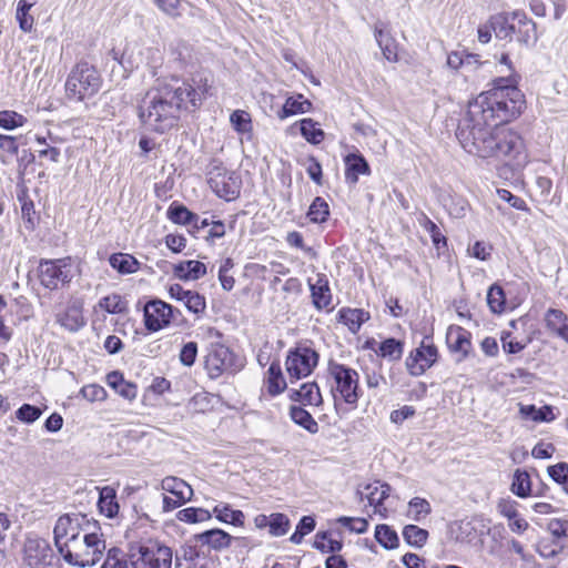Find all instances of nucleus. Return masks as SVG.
<instances>
[{"instance_id":"obj_1","label":"nucleus","mask_w":568,"mask_h":568,"mask_svg":"<svg viewBox=\"0 0 568 568\" xmlns=\"http://www.w3.org/2000/svg\"><path fill=\"white\" fill-rule=\"evenodd\" d=\"M524 94L513 78H497L493 88L468 103L459 121L456 138L469 154L481 159L496 158L513 169L527 163V152L521 135L500 123L520 114Z\"/></svg>"},{"instance_id":"obj_2","label":"nucleus","mask_w":568,"mask_h":568,"mask_svg":"<svg viewBox=\"0 0 568 568\" xmlns=\"http://www.w3.org/2000/svg\"><path fill=\"white\" fill-rule=\"evenodd\" d=\"M201 95L189 83L172 80L150 89L138 108L145 131L163 134L178 126L181 110L201 105Z\"/></svg>"},{"instance_id":"obj_3","label":"nucleus","mask_w":568,"mask_h":568,"mask_svg":"<svg viewBox=\"0 0 568 568\" xmlns=\"http://www.w3.org/2000/svg\"><path fill=\"white\" fill-rule=\"evenodd\" d=\"M101 527L91 528L82 537L63 544L60 549L63 559L73 566L89 567L95 565L105 550V540L100 532Z\"/></svg>"},{"instance_id":"obj_4","label":"nucleus","mask_w":568,"mask_h":568,"mask_svg":"<svg viewBox=\"0 0 568 568\" xmlns=\"http://www.w3.org/2000/svg\"><path fill=\"white\" fill-rule=\"evenodd\" d=\"M128 557L135 568H171L173 550L159 539H145L131 545Z\"/></svg>"},{"instance_id":"obj_5","label":"nucleus","mask_w":568,"mask_h":568,"mask_svg":"<svg viewBox=\"0 0 568 568\" xmlns=\"http://www.w3.org/2000/svg\"><path fill=\"white\" fill-rule=\"evenodd\" d=\"M101 85V78L93 65L88 62H79L71 70L67 82L65 93L68 99L83 101L94 95Z\"/></svg>"},{"instance_id":"obj_6","label":"nucleus","mask_w":568,"mask_h":568,"mask_svg":"<svg viewBox=\"0 0 568 568\" xmlns=\"http://www.w3.org/2000/svg\"><path fill=\"white\" fill-rule=\"evenodd\" d=\"M91 528H99L97 520H91L84 514H65L55 523L53 535L54 545L60 551L63 544L71 542L80 538V534H85Z\"/></svg>"},{"instance_id":"obj_7","label":"nucleus","mask_w":568,"mask_h":568,"mask_svg":"<svg viewBox=\"0 0 568 568\" xmlns=\"http://www.w3.org/2000/svg\"><path fill=\"white\" fill-rule=\"evenodd\" d=\"M329 375L334 378L336 390L341 394L345 403L354 405L358 402V373L344 365L335 362L328 364Z\"/></svg>"},{"instance_id":"obj_8","label":"nucleus","mask_w":568,"mask_h":568,"mask_svg":"<svg viewBox=\"0 0 568 568\" xmlns=\"http://www.w3.org/2000/svg\"><path fill=\"white\" fill-rule=\"evenodd\" d=\"M318 363V354L308 346L290 349L285 361L286 372L291 378L301 379L308 376Z\"/></svg>"},{"instance_id":"obj_9","label":"nucleus","mask_w":568,"mask_h":568,"mask_svg":"<svg viewBox=\"0 0 568 568\" xmlns=\"http://www.w3.org/2000/svg\"><path fill=\"white\" fill-rule=\"evenodd\" d=\"M40 283L49 290H58L72 278L69 258L42 260L39 265Z\"/></svg>"},{"instance_id":"obj_10","label":"nucleus","mask_w":568,"mask_h":568,"mask_svg":"<svg viewBox=\"0 0 568 568\" xmlns=\"http://www.w3.org/2000/svg\"><path fill=\"white\" fill-rule=\"evenodd\" d=\"M437 357L438 351L432 337L425 336L420 345L406 358L407 371L413 376H420L437 362Z\"/></svg>"},{"instance_id":"obj_11","label":"nucleus","mask_w":568,"mask_h":568,"mask_svg":"<svg viewBox=\"0 0 568 568\" xmlns=\"http://www.w3.org/2000/svg\"><path fill=\"white\" fill-rule=\"evenodd\" d=\"M174 312L172 305L161 301L151 300L143 308L144 326L149 332H158L169 326L174 318ZM179 313V311L176 310Z\"/></svg>"},{"instance_id":"obj_12","label":"nucleus","mask_w":568,"mask_h":568,"mask_svg":"<svg viewBox=\"0 0 568 568\" xmlns=\"http://www.w3.org/2000/svg\"><path fill=\"white\" fill-rule=\"evenodd\" d=\"M234 353L223 344H211L205 358V369L212 379L219 378L225 372H234Z\"/></svg>"},{"instance_id":"obj_13","label":"nucleus","mask_w":568,"mask_h":568,"mask_svg":"<svg viewBox=\"0 0 568 568\" xmlns=\"http://www.w3.org/2000/svg\"><path fill=\"white\" fill-rule=\"evenodd\" d=\"M52 549L49 542L40 537H28L24 544V562L30 568H44L50 565Z\"/></svg>"},{"instance_id":"obj_14","label":"nucleus","mask_w":568,"mask_h":568,"mask_svg":"<svg viewBox=\"0 0 568 568\" xmlns=\"http://www.w3.org/2000/svg\"><path fill=\"white\" fill-rule=\"evenodd\" d=\"M511 20L515 21L513 36L520 44L530 45L537 41L536 23L526 13L514 11L511 12Z\"/></svg>"},{"instance_id":"obj_15","label":"nucleus","mask_w":568,"mask_h":568,"mask_svg":"<svg viewBox=\"0 0 568 568\" xmlns=\"http://www.w3.org/2000/svg\"><path fill=\"white\" fill-rule=\"evenodd\" d=\"M390 494V486L386 483L374 481L372 484H367L364 486V489H357V495L361 500L366 498L368 500V505L374 507V513L382 514V509L386 510L383 507L384 500Z\"/></svg>"},{"instance_id":"obj_16","label":"nucleus","mask_w":568,"mask_h":568,"mask_svg":"<svg viewBox=\"0 0 568 568\" xmlns=\"http://www.w3.org/2000/svg\"><path fill=\"white\" fill-rule=\"evenodd\" d=\"M345 163V181L351 185L358 182V176L369 175L371 168L366 159L359 153H349L344 158Z\"/></svg>"},{"instance_id":"obj_17","label":"nucleus","mask_w":568,"mask_h":568,"mask_svg":"<svg viewBox=\"0 0 568 568\" xmlns=\"http://www.w3.org/2000/svg\"><path fill=\"white\" fill-rule=\"evenodd\" d=\"M446 339L449 349L459 354L457 362H462L468 356L471 349L470 333L468 331L459 326L449 328Z\"/></svg>"},{"instance_id":"obj_18","label":"nucleus","mask_w":568,"mask_h":568,"mask_svg":"<svg viewBox=\"0 0 568 568\" xmlns=\"http://www.w3.org/2000/svg\"><path fill=\"white\" fill-rule=\"evenodd\" d=\"M312 303L318 311L329 307L332 303V293L328 280L325 274H317L315 283L308 280Z\"/></svg>"},{"instance_id":"obj_19","label":"nucleus","mask_w":568,"mask_h":568,"mask_svg":"<svg viewBox=\"0 0 568 568\" xmlns=\"http://www.w3.org/2000/svg\"><path fill=\"white\" fill-rule=\"evenodd\" d=\"M57 322L69 332H78L85 325L82 305L74 302L57 315Z\"/></svg>"},{"instance_id":"obj_20","label":"nucleus","mask_w":568,"mask_h":568,"mask_svg":"<svg viewBox=\"0 0 568 568\" xmlns=\"http://www.w3.org/2000/svg\"><path fill=\"white\" fill-rule=\"evenodd\" d=\"M546 327L568 343V316L558 308L545 313Z\"/></svg>"},{"instance_id":"obj_21","label":"nucleus","mask_w":568,"mask_h":568,"mask_svg":"<svg viewBox=\"0 0 568 568\" xmlns=\"http://www.w3.org/2000/svg\"><path fill=\"white\" fill-rule=\"evenodd\" d=\"M194 539L202 545H207L214 550L227 548L232 541V536L222 529H209L194 536Z\"/></svg>"},{"instance_id":"obj_22","label":"nucleus","mask_w":568,"mask_h":568,"mask_svg":"<svg viewBox=\"0 0 568 568\" xmlns=\"http://www.w3.org/2000/svg\"><path fill=\"white\" fill-rule=\"evenodd\" d=\"M206 274V266L200 261H183L173 266V275L182 281L199 280Z\"/></svg>"},{"instance_id":"obj_23","label":"nucleus","mask_w":568,"mask_h":568,"mask_svg":"<svg viewBox=\"0 0 568 568\" xmlns=\"http://www.w3.org/2000/svg\"><path fill=\"white\" fill-rule=\"evenodd\" d=\"M161 488L182 501H190L193 497L192 487L181 478L168 476L162 479Z\"/></svg>"},{"instance_id":"obj_24","label":"nucleus","mask_w":568,"mask_h":568,"mask_svg":"<svg viewBox=\"0 0 568 568\" xmlns=\"http://www.w3.org/2000/svg\"><path fill=\"white\" fill-rule=\"evenodd\" d=\"M490 27L500 40H511L515 32V21L511 20V13H498L490 17Z\"/></svg>"},{"instance_id":"obj_25","label":"nucleus","mask_w":568,"mask_h":568,"mask_svg":"<svg viewBox=\"0 0 568 568\" xmlns=\"http://www.w3.org/2000/svg\"><path fill=\"white\" fill-rule=\"evenodd\" d=\"M338 320L345 324L351 332L356 333L361 326L369 320V313L361 308H342L338 312Z\"/></svg>"},{"instance_id":"obj_26","label":"nucleus","mask_w":568,"mask_h":568,"mask_svg":"<svg viewBox=\"0 0 568 568\" xmlns=\"http://www.w3.org/2000/svg\"><path fill=\"white\" fill-rule=\"evenodd\" d=\"M311 109L312 102L304 99L302 94H297L296 97H290L286 99L282 110L278 112V118L283 120L291 115L306 113L311 111Z\"/></svg>"},{"instance_id":"obj_27","label":"nucleus","mask_w":568,"mask_h":568,"mask_svg":"<svg viewBox=\"0 0 568 568\" xmlns=\"http://www.w3.org/2000/svg\"><path fill=\"white\" fill-rule=\"evenodd\" d=\"M168 219L180 225H190L200 220L199 215L191 212L185 205L172 202L166 211Z\"/></svg>"},{"instance_id":"obj_28","label":"nucleus","mask_w":568,"mask_h":568,"mask_svg":"<svg viewBox=\"0 0 568 568\" xmlns=\"http://www.w3.org/2000/svg\"><path fill=\"white\" fill-rule=\"evenodd\" d=\"M212 191L221 199L233 201L240 195V183L235 173H231L220 184H213Z\"/></svg>"},{"instance_id":"obj_29","label":"nucleus","mask_w":568,"mask_h":568,"mask_svg":"<svg viewBox=\"0 0 568 568\" xmlns=\"http://www.w3.org/2000/svg\"><path fill=\"white\" fill-rule=\"evenodd\" d=\"M109 263L120 274H132L140 268V262L126 253H113L109 257Z\"/></svg>"},{"instance_id":"obj_30","label":"nucleus","mask_w":568,"mask_h":568,"mask_svg":"<svg viewBox=\"0 0 568 568\" xmlns=\"http://www.w3.org/2000/svg\"><path fill=\"white\" fill-rule=\"evenodd\" d=\"M267 392L275 396L286 388V382L283 377L282 368L278 361H274L267 371Z\"/></svg>"},{"instance_id":"obj_31","label":"nucleus","mask_w":568,"mask_h":568,"mask_svg":"<svg viewBox=\"0 0 568 568\" xmlns=\"http://www.w3.org/2000/svg\"><path fill=\"white\" fill-rule=\"evenodd\" d=\"M290 417L295 424L303 427L311 434H316L318 432L317 422L303 407L295 406V405L291 406L290 407Z\"/></svg>"},{"instance_id":"obj_32","label":"nucleus","mask_w":568,"mask_h":568,"mask_svg":"<svg viewBox=\"0 0 568 568\" xmlns=\"http://www.w3.org/2000/svg\"><path fill=\"white\" fill-rule=\"evenodd\" d=\"M213 514L216 519L222 523L231 524L233 526H243L244 525V514L242 510H235L230 507L227 504H220L213 508Z\"/></svg>"},{"instance_id":"obj_33","label":"nucleus","mask_w":568,"mask_h":568,"mask_svg":"<svg viewBox=\"0 0 568 568\" xmlns=\"http://www.w3.org/2000/svg\"><path fill=\"white\" fill-rule=\"evenodd\" d=\"M98 506L100 511L109 518H112L118 514L119 505L113 488L104 487L101 489Z\"/></svg>"},{"instance_id":"obj_34","label":"nucleus","mask_w":568,"mask_h":568,"mask_svg":"<svg viewBox=\"0 0 568 568\" xmlns=\"http://www.w3.org/2000/svg\"><path fill=\"white\" fill-rule=\"evenodd\" d=\"M444 206L454 219H463L469 210L468 201L457 194H449L444 199Z\"/></svg>"},{"instance_id":"obj_35","label":"nucleus","mask_w":568,"mask_h":568,"mask_svg":"<svg viewBox=\"0 0 568 568\" xmlns=\"http://www.w3.org/2000/svg\"><path fill=\"white\" fill-rule=\"evenodd\" d=\"M375 37L384 58L389 62H396L398 60V55L395 40L383 30H376Z\"/></svg>"},{"instance_id":"obj_36","label":"nucleus","mask_w":568,"mask_h":568,"mask_svg":"<svg viewBox=\"0 0 568 568\" xmlns=\"http://www.w3.org/2000/svg\"><path fill=\"white\" fill-rule=\"evenodd\" d=\"M403 538L409 546L422 548L428 539V531L416 525H406L403 529Z\"/></svg>"},{"instance_id":"obj_37","label":"nucleus","mask_w":568,"mask_h":568,"mask_svg":"<svg viewBox=\"0 0 568 568\" xmlns=\"http://www.w3.org/2000/svg\"><path fill=\"white\" fill-rule=\"evenodd\" d=\"M375 538L385 549H395L399 544L397 532L388 525H377L375 528Z\"/></svg>"},{"instance_id":"obj_38","label":"nucleus","mask_w":568,"mask_h":568,"mask_svg":"<svg viewBox=\"0 0 568 568\" xmlns=\"http://www.w3.org/2000/svg\"><path fill=\"white\" fill-rule=\"evenodd\" d=\"M510 490L520 498H525L530 495L531 481L530 476L526 470L517 469L515 471Z\"/></svg>"},{"instance_id":"obj_39","label":"nucleus","mask_w":568,"mask_h":568,"mask_svg":"<svg viewBox=\"0 0 568 568\" xmlns=\"http://www.w3.org/2000/svg\"><path fill=\"white\" fill-rule=\"evenodd\" d=\"M300 126L301 134L307 142L312 144H320L324 140V131L316 128V122L313 119H302L300 121Z\"/></svg>"},{"instance_id":"obj_40","label":"nucleus","mask_w":568,"mask_h":568,"mask_svg":"<svg viewBox=\"0 0 568 568\" xmlns=\"http://www.w3.org/2000/svg\"><path fill=\"white\" fill-rule=\"evenodd\" d=\"M376 353L390 361H397L403 355V343L394 337L386 338L379 344Z\"/></svg>"},{"instance_id":"obj_41","label":"nucleus","mask_w":568,"mask_h":568,"mask_svg":"<svg viewBox=\"0 0 568 568\" xmlns=\"http://www.w3.org/2000/svg\"><path fill=\"white\" fill-rule=\"evenodd\" d=\"M36 2V0H20L18 2L16 18L20 29L24 32H29L32 29L33 18L29 14V11Z\"/></svg>"},{"instance_id":"obj_42","label":"nucleus","mask_w":568,"mask_h":568,"mask_svg":"<svg viewBox=\"0 0 568 568\" xmlns=\"http://www.w3.org/2000/svg\"><path fill=\"white\" fill-rule=\"evenodd\" d=\"M101 568H135L134 564L126 559L123 551L118 547H112L106 552V558Z\"/></svg>"},{"instance_id":"obj_43","label":"nucleus","mask_w":568,"mask_h":568,"mask_svg":"<svg viewBox=\"0 0 568 568\" xmlns=\"http://www.w3.org/2000/svg\"><path fill=\"white\" fill-rule=\"evenodd\" d=\"M328 216L329 206L327 202L323 197L316 196L310 205L307 217L312 223H323Z\"/></svg>"},{"instance_id":"obj_44","label":"nucleus","mask_w":568,"mask_h":568,"mask_svg":"<svg viewBox=\"0 0 568 568\" xmlns=\"http://www.w3.org/2000/svg\"><path fill=\"white\" fill-rule=\"evenodd\" d=\"M99 307L109 314H122L128 311V302L119 294H111L99 301Z\"/></svg>"},{"instance_id":"obj_45","label":"nucleus","mask_w":568,"mask_h":568,"mask_svg":"<svg viewBox=\"0 0 568 568\" xmlns=\"http://www.w3.org/2000/svg\"><path fill=\"white\" fill-rule=\"evenodd\" d=\"M430 504L424 498L414 497L408 503L407 516L414 521L423 520L430 514Z\"/></svg>"},{"instance_id":"obj_46","label":"nucleus","mask_w":568,"mask_h":568,"mask_svg":"<svg viewBox=\"0 0 568 568\" xmlns=\"http://www.w3.org/2000/svg\"><path fill=\"white\" fill-rule=\"evenodd\" d=\"M212 514L203 508L189 507L178 511L176 518L180 521L196 524L211 519Z\"/></svg>"},{"instance_id":"obj_47","label":"nucleus","mask_w":568,"mask_h":568,"mask_svg":"<svg viewBox=\"0 0 568 568\" xmlns=\"http://www.w3.org/2000/svg\"><path fill=\"white\" fill-rule=\"evenodd\" d=\"M487 303L493 313L499 314L504 312L506 297L501 286L494 284L487 293Z\"/></svg>"},{"instance_id":"obj_48","label":"nucleus","mask_w":568,"mask_h":568,"mask_svg":"<svg viewBox=\"0 0 568 568\" xmlns=\"http://www.w3.org/2000/svg\"><path fill=\"white\" fill-rule=\"evenodd\" d=\"M291 527L290 518L282 513L271 514L268 534L273 537H281L287 534Z\"/></svg>"},{"instance_id":"obj_49","label":"nucleus","mask_w":568,"mask_h":568,"mask_svg":"<svg viewBox=\"0 0 568 568\" xmlns=\"http://www.w3.org/2000/svg\"><path fill=\"white\" fill-rule=\"evenodd\" d=\"M313 546L322 552H331L334 555L342 549L343 544L339 540L328 538L327 531H320L315 536Z\"/></svg>"},{"instance_id":"obj_50","label":"nucleus","mask_w":568,"mask_h":568,"mask_svg":"<svg viewBox=\"0 0 568 568\" xmlns=\"http://www.w3.org/2000/svg\"><path fill=\"white\" fill-rule=\"evenodd\" d=\"M420 225L427 233H429L432 242L437 250H440L447 245L446 236L440 232V229L425 214H423Z\"/></svg>"},{"instance_id":"obj_51","label":"nucleus","mask_w":568,"mask_h":568,"mask_svg":"<svg viewBox=\"0 0 568 568\" xmlns=\"http://www.w3.org/2000/svg\"><path fill=\"white\" fill-rule=\"evenodd\" d=\"M27 118L12 110L0 111V128L4 130H14L27 123Z\"/></svg>"},{"instance_id":"obj_52","label":"nucleus","mask_w":568,"mask_h":568,"mask_svg":"<svg viewBox=\"0 0 568 568\" xmlns=\"http://www.w3.org/2000/svg\"><path fill=\"white\" fill-rule=\"evenodd\" d=\"M315 519L312 516H303L297 526L295 531L290 537V541L298 545L302 542L304 536L308 535L315 529Z\"/></svg>"},{"instance_id":"obj_53","label":"nucleus","mask_w":568,"mask_h":568,"mask_svg":"<svg viewBox=\"0 0 568 568\" xmlns=\"http://www.w3.org/2000/svg\"><path fill=\"white\" fill-rule=\"evenodd\" d=\"M199 551L194 546L184 545L175 552L174 566L178 567V562L186 564L187 568L196 567V560L199 559Z\"/></svg>"},{"instance_id":"obj_54","label":"nucleus","mask_w":568,"mask_h":568,"mask_svg":"<svg viewBox=\"0 0 568 568\" xmlns=\"http://www.w3.org/2000/svg\"><path fill=\"white\" fill-rule=\"evenodd\" d=\"M18 201L21 204V215L26 223V227L33 230L34 229V219L36 214L33 201L28 196L26 192L18 195Z\"/></svg>"},{"instance_id":"obj_55","label":"nucleus","mask_w":568,"mask_h":568,"mask_svg":"<svg viewBox=\"0 0 568 568\" xmlns=\"http://www.w3.org/2000/svg\"><path fill=\"white\" fill-rule=\"evenodd\" d=\"M230 121L232 126L235 131L239 133H250L252 131V120L250 113L243 110H236L234 111L231 116Z\"/></svg>"},{"instance_id":"obj_56","label":"nucleus","mask_w":568,"mask_h":568,"mask_svg":"<svg viewBox=\"0 0 568 568\" xmlns=\"http://www.w3.org/2000/svg\"><path fill=\"white\" fill-rule=\"evenodd\" d=\"M300 388L303 405L318 406L322 404V395L316 383H305Z\"/></svg>"},{"instance_id":"obj_57","label":"nucleus","mask_w":568,"mask_h":568,"mask_svg":"<svg viewBox=\"0 0 568 568\" xmlns=\"http://www.w3.org/2000/svg\"><path fill=\"white\" fill-rule=\"evenodd\" d=\"M183 303L194 314H202L206 308L205 297L195 291H190Z\"/></svg>"},{"instance_id":"obj_58","label":"nucleus","mask_w":568,"mask_h":568,"mask_svg":"<svg viewBox=\"0 0 568 568\" xmlns=\"http://www.w3.org/2000/svg\"><path fill=\"white\" fill-rule=\"evenodd\" d=\"M233 266L234 263L232 258L229 257L223 261L219 270V280L225 291H231L235 284L234 277L229 275V272L233 268Z\"/></svg>"},{"instance_id":"obj_59","label":"nucleus","mask_w":568,"mask_h":568,"mask_svg":"<svg viewBox=\"0 0 568 568\" xmlns=\"http://www.w3.org/2000/svg\"><path fill=\"white\" fill-rule=\"evenodd\" d=\"M42 414V410L33 405L30 404H23L18 410L16 412V416L19 420L31 424L36 422Z\"/></svg>"},{"instance_id":"obj_60","label":"nucleus","mask_w":568,"mask_h":568,"mask_svg":"<svg viewBox=\"0 0 568 568\" xmlns=\"http://www.w3.org/2000/svg\"><path fill=\"white\" fill-rule=\"evenodd\" d=\"M80 394L89 402H101L106 397L105 389L98 384L85 385L81 388Z\"/></svg>"},{"instance_id":"obj_61","label":"nucleus","mask_w":568,"mask_h":568,"mask_svg":"<svg viewBox=\"0 0 568 568\" xmlns=\"http://www.w3.org/2000/svg\"><path fill=\"white\" fill-rule=\"evenodd\" d=\"M197 356V344L195 342H187L181 348L179 358L182 365L186 367H191L196 359Z\"/></svg>"},{"instance_id":"obj_62","label":"nucleus","mask_w":568,"mask_h":568,"mask_svg":"<svg viewBox=\"0 0 568 568\" xmlns=\"http://www.w3.org/2000/svg\"><path fill=\"white\" fill-rule=\"evenodd\" d=\"M548 531L556 538H568V519L554 518L547 525Z\"/></svg>"},{"instance_id":"obj_63","label":"nucleus","mask_w":568,"mask_h":568,"mask_svg":"<svg viewBox=\"0 0 568 568\" xmlns=\"http://www.w3.org/2000/svg\"><path fill=\"white\" fill-rule=\"evenodd\" d=\"M343 527L348 528L351 531L363 534L368 528V521L364 518L341 517L337 520Z\"/></svg>"},{"instance_id":"obj_64","label":"nucleus","mask_w":568,"mask_h":568,"mask_svg":"<svg viewBox=\"0 0 568 568\" xmlns=\"http://www.w3.org/2000/svg\"><path fill=\"white\" fill-rule=\"evenodd\" d=\"M548 475L558 484H566L568 480V464L558 463L548 467Z\"/></svg>"}]
</instances>
